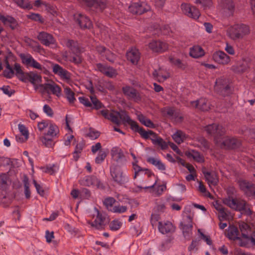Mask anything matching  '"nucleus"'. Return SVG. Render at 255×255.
Returning a JSON list of instances; mask_svg holds the SVG:
<instances>
[{
    "instance_id": "1",
    "label": "nucleus",
    "mask_w": 255,
    "mask_h": 255,
    "mask_svg": "<svg viewBox=\"0 0 255 255\" xmlns=\"http://www.w3.org/2000/svg\"><path fill=\"white\" fill-rule=\"evenodd\" d=\"M8 56H6L4 59L5 69L3 71V75L4 77L11 79L14 76V70H15V75L20 81L23 82H29L33 85L42 82V77L40 75L32 71L23 72L20 65L17 63L14 64V68H12L8 61Z\"/></svg>"
},
{
    "instance_id": "2",
    "label": "nucleus",
    "mask_w": 255,
    "mask_h": 255,
    "mask_svg": "<svg viewBox=\"0 0 255 255\" xmlns=\"http://www.w3.org/2000/svg\"><path fill=\"white\" fill-rule=\"evenodd\" d=\"M223 202L225 205L233 209L240 211L242 214L247 216L252 215L253 211L249 207V204L244 199L234 198L231 196H228V197L223 199Z\"/></svg>"
},
{
    "instance_id": "3",
    "label": "nucleus",
    "mask_w": 255,
    "mask_h": 255,
    "mask_svg": "<svg viewBox=\"0 0 255 255\" xmlns=\"http://www.w3.org/2000/svg\"><path fill=\"white\" fill-rule=\"evenodd\" d=\"M77 1L84 8L92 12H102L107 5L105 0H77Z\"/></svg>"
},
{
    "instance_id": "4",
    "label": "nucleus",
    "mask_w": 255,
    "mask_h": 255,
    "mask_svg": "<svg viewBox=\"0 0 255 255\" xmlns=\"http://www.w3.org/2000/svg\"><path fill=\"white\" fill-rule=\"evenodd\" d=\"M110 171L112 181L117 185L123 186L128 182V177L124 172L120 165H111Z\"/></svg>"
},
{
    "instance_id": "5",
    "label": "nucleus",
    "mask_w": 255,
    "mask_h": 255,
    "mask_svg": "<svg viewBox=\"0 0 255 255\" xmlns=\"http://www.w3.org/2000/svg\"><path fill=\"white\" fill-rule=\"evenodd\" d=\"M117 114L119 118L124 124L127 123L130 126L132 130L138 132L142 138H147L148 132H145V130L142 127H140L135 121L132 120L126 111H122Z\"/></svg>"
},
{
    "instance_id": "6",
    "label": "nucleus",
    "mask_w": 255,
    "mask_h": 255,
    "mask_svg": "<svg viewBox=\"0 0 255 255\" xmlns=\"http://www.w3.org/2000/svg\"><path fill=\"white\" fill-rule=\"evenodd\" d=\"M229 36L234 40L242 39L250 33L249 27L244 24H236L229 29Z\"/></svg>"
},
{
    "instance_id": "7",
    "label": "nucleus",
    "mask_w": 255,
    "mask_h": 255,
    "mask_svg": "<svg viewBox=\"0 0 255 255\" xmlns=\"http://www.w3.org/2000/svg\"><path fill=\"white\" fill-rule=\"evenodd\" d=\"M207 132L214 137L217 142H220V139L225 133V129L222 126L213 124L205 127Z\"/></svg>"
},
{
    "instance_id": "8",
    "label": "nucleus",
    "mask_w": 255,
    "mask_h": 255,
    "mask_svg": "<svg viewBox=\"0 0 255 255\" xmlns=\"http://www.w3.org/2000/svg\"><path fill=\"white\" fill-rule=\"evenodd\" d=\"M215 89L220 95L224 97L231 93L229 81L224 77H220L216 80Z\"/></svg>"
},
{
    "instance_id": "9",
    "label": "nucleus",
    "mask_w": 255,
    "mask_h": 255,
    "mask_svg": "<svg viewBox=\"0 0 255 255\" xmlns=\"http://www.w3.org/2000/svg\"><path fill=\"white\" fill-rule=\"evenodd\" d=\"M129 11L133 14L141 15L151 10L149 5L143 1L132 2L128 6Z\"/></svg>"
},
{
    "instance_id": "10",
    "label": "nucleus",
    "mask_w": 255,
    "mask_h": 255,
    "mask_svg": "<svg viewBox=\"0 0 255 255\" xmlns=\"http://www.w3.org/2000/svg\"><path fill=\"white\" fill-rule=\"evenodd\" d=\"M218 5L223 13L227 16H233L235 9L233 0H218Z\"/></svg>"
},
{
    "instance_id": "11",
    "label": "nucleus",
    "mask_w": 255,
    "mask_h": 255,
    "mask_svg": "<svg viewBox=\"0 0 255 255\" xmlns=\"http://www.w3.org/2000/svg\"><path fill=\"white\" fill-rule=\"evenodd\" d=\"M122 91L124 95L129 100L138 103L141 100L139 93L132 87L129 86L123 87L122 88Z\"/></svg>"
},
{
    "instance_id": "12",
    "label": "nucleus",
    "mask_w": 255,
    "mask_h": 255,
    "mask_svg": "<svg viewBox=\"0 0 255 255\" xmlns=\"http://www.w3.org/2000/svg\"><path fill=\"white\" fill-rule=\"evenodd\" d=\"M38 87L42 93L46 92L49 94L50 92L52 94L57 96H59L61 92V88L53 81L51 83L40 84Z\"/></svg>"
},
{
    "instance_id": "13",
    "label": "nucleus",
    "mask_w": 255,
    "mask_h": 255,
    "mask_svg": "<svg viewBox=\"0 0 255 255\" xmlns=\"http://www.w3.org/2000/svg\"><path fill=\"white\" fill-rule=\"evenodd\" d=\"M79 184L84 186L96 185L97 188L104 189L103 184L94 175H87L79 180Z\"/></svg>"
},
{
    "instance_id": "14",
    "label": "nucleus",
    "mask_w": 255,
    "mask_h": 255,
    "mask_svg": "<svg viewBox=\"0 0 255 255\" xmlns=\"http://www.w3.org/2000/svg\"><path fill=\"white\" fill-rule=\"evenodd\" d=\"M91 101L88 98L85 97H80L79 98L80 102L83 104L85 107L92 108L96 110L100 109L104 107L102 103L95 96L90 97Z\"/></svg>"
},
{
    "instance_id": "15",
    "label": "nucleus",
    "mask_w": 255,
    "mask_h": 255,
    "mask_svg": "<svg viewBox=\"0 0 255 255\" xmlns=\"http://www.w3.org/2000/svg\"><path fill=\"white\" fill-rule=\"evenodd\" d=\"M145 132H148L147 133V138H143L144 139H149V136L151 135L152 137L150 138V139L153 144L158 145L162 150H166L168 148V142H166L161 137L158 136L154 132L151 130H148V131H145Z\"/></svg>"
},
{
    "instance_id": "16",
    "label": "nucleus",
    "mask_w": 255,
    "mask_h": 255,
    "mask_svg": "<svg viewBox=\"0 0 255 255\" xmlns=\"http://www.w3.org/2000/svg\"><path fill=\"white\" fill-rule=\"evenodd\" d=\"M19 57L21 60L22 63L26 66L32 67L40 70H42V66L36 61L30 54H28L26 55L23 53H21L19 55Z\"/></svg>"
},
{
    "instance_id": "17",
    "label": "nucleus",
    "mask_w": 255,
    "mask_h": 255,
    "mask_svg": "<svg viewBox=\"0 0 255 255\" xmlns=\"http://www.w3.org/2000/svg\"><path fill=\"white\" fill-rule=\"evenodd\" d=\"M183 12L188 17L196 19L200 15L199 10L189 3H182L181 5Z\"/></svg>"
},
{
    "instance_id": "18",
    "label": "nucleus",
    "mask_w": 255,
    "mask_h": 255,
    "mask_svg": "<svg viewBox=\"0 0 255 255\" xmlns=\"http://www.w3.org/2000/svg\"><path fill=\"white\" fill-rule=\"evenodd\" d=\"M183 12L188 17L196 19L200 15L199 10L189 3H182L181 5Z\"/></svg>"
},
{
    "instance_id": "19",
    "label": "nucleus",
    "mask_w": 255,
    "mask_h": 255,
    "mask_svg": "<svg viewBox=\"0 0 255 255\" xmlns=\"http://www.w3.org/2000/svg\"><path fill=\"white\" fill-rule=\"evenodd\" d=\"M162 112L163 115L175 122L180 123L183 121V118L180 115V112L174 108H165Z\"/></svg>"
},
{
    "instance_id": "20",
    "label": "nucleus",
    "mask_w": 255,
    "mask_h": 255,
    "mask_svg": "<svg viewBox=\"0 0 255 255\" xmlns=\"http://www.w3.org/2000/svg\"><path fill=\"white\" fill-rule=\"evenodd\" d=\"M74 19L82 29L90 28L92 25V22L89 18L82 13L74 14Z\"/></svg>"
},
{
    "instance_id": "21",
    "label": "nucleus",
    "mask_w": 255,
    "mask_h": 255,
    "mask_svg": "<svg viewBox=\"0 0 255 255\" xmlns=\"http://www.w3.org/2000/svg\"><path fill=\"white\" fill-rule=\"evenodd\" d=\"M185 220L187 224L181 223L180 226H181L184 237L188 240H190L192 233L191 231L193 228L192 217L190 215H187Z\"/></svg>"
},
{
    "instance_id": "22",
    "label": "nucleus",
    "mask_w": 255,
    "mask_h": 255,
    "mask_svg": "<svg viewBox=\"0 0 255 255\" xmlns=\"http://www.w3.org/2000/svg\"><path fill=\"white\" fill-rule=\"evenodd\" d=\"M212 57L215 62L223 65L228 64L231 61L230 57L221 50L214 52Z\"/></svg>"
},
{
    "instance_id": "23",
    "label": "nucleus",
    "mask_w": 255,
    "mask_h": 255,
    "mask_svg": "<svg viewBox=\"0 0 255 255\" xmlns=\"http://www.w3.org/2000/svg\"><path fill=\"white\" fill-rule=\"evenodd\" d=\"M137 161L132 162V168L134 170L133 179H135L138 176L146 175L148 178L154 176L153 173L147 168H142L137 164Z\"/></svg>"
},
{
    "instance_id": "24",
    "label": "nucleus",
    "mask_w": 255,
    "mask_h": 255,
    "mask_svg": "<svg viewBox=\"0 0 255 255\" xmlns=\"http://www.w3.org/2000/svg\"><path fill=\"white\" fill-rule=\"evenodd\" d=\"M37 38L43 45L46 46H49L50 45L55 44L56 42L52 35L44 31L39 32Z\"/></svg>"
},
{
    "instance_id": "25",
    "label": "nucleus",
    "mask_w": 255,
    "mask_h": 255,
    "mask_svg": "<svg viewBox=\"0 0 255 255\" xmlns=\"http://www.w3.org/2000/svg\"><path fill=\"white\" fill-rule=\"evenodd\" d=\"M96 68L99 71L108 77L113 78L117 75L116 70L112 67L98 63L96 64Z\"/></svg>"
},
{
    "instance_id": "26",
    "label": "nucleus",
    "mask_w": 255,
    "mask_h": 255,
    "mask_svg": "<svg viewBox=\"0 0 255 255\" xmlns=\"http://www.w3.org/2000/svg\"><path fill=\"white\" fill-rule=\"evenodd\" d=\"M222 145L228 149H236L239 148L241 142L240 139L235 137H227L222 142Z\"/></svg>"
},
{
    "instance_id": "27",
    "label": "nucleus",
    "mask_w": 255,
    "mask_h": 255,
    "mask_svg": "<svg viewBox=\"0 0 255 255\" xmlns=\"http://www.w3.org/2000/svg\"><path fill=\"white\" fill-rule=\"evenodd\" d=\"M149 47L155 52H163L168 49L166 43L159 40H153L149 44Z\"/></svg>"
},
{
    "instance_id": "28",
    "label": "nucleus",
    "mask_w": 255,
    "mask_h": 255,
    "mask_svg": "<svg viewBox=\"0 0 255 255\" xmlns=\"http://www.w3.org/2000/svg\"><path fill=\"white\" fill-rule=\"evenodd\" d=\"M64 44L74 55H77L81 53L80 45L77 41L72 39H65Z\"/></svg>"
},
{
    "instance_id": "29",
    "label": "nucleus",
    "mask_w": 255,
    "mask_h": 255,
    "mask_svg": "<svg viewBox=\"0 0 255 255\" xmlns=\"http://www.w3.org/2000/svg\"><path fill=\"white\" fill-rule=\"evenodd\" d=\"M158 224V230L162 234L172 233L175 231V228L170 222H159Z\"/></svg>"
},
{
    "instance_id": "30",
    "label": "nucleus",
    "mask_w": 255,
    "mask_h": 255,
    "mask_svg": "<svg viewBox=\"0 0 255 255\" xmlns=\"http://www.w3.org/2000/svg\"><path fill=\"white\" fill-rule=\"evenodd\" d=\"M52 70L55 74L59 76L62 79L69 80L71 78V74L58 64L53 65Z\"/></svg>"
},
{
    "instance_id": "31",
    "label": "nucleus",
    "mask_w": 255,
    "mask_h": 255,
    "mask_svg": "<svg viewBox=\"0 0 255 255\" xmlns=\"http://www.w3.org/2000/svg\"><path fill=\"white\" fill-rule=\"evenodd\" d=\"M106 217L103 215L99 211L95 220L92 223L91 226L95 227L98 230H102L106 225Z\"/></svg>"
},
{
    "instance_id": "32",
    "label": "nucleus",
    "mask_w": 255,
    "mask_h": 255,
    "mask_svg": "<svg viewBox=\"0 0 255 255\" xmlns=\"http://www.w3.org/2000/svg\"><path fill=\"white\" fill-rule=\"evenodd\" d=\"M191 105L202 111H207L210 109L208 100L205 98H201L196 101H192Z\"/></svg>"
},
{
    "instance_id": "33",
    "label": "nucleus",
    "mask_w": 255,
    "mask_h": 255,
    "mask_svg": "<svg viewBox=\"0 0 255 255\" xmlns=\"http://www.w3.org/2000/svg\"><path fill=\"white\" fill-rule=\"evenodd\" d=\"M0 20L4 25H8L12 30L15 29L18 26L17 20L10 15L4 16L0 13Z\"/></svg>"
},
{
    "instance_id": "34",
    "label": "nucleus",
    "mask_w": 255,
    "mask_h": 255,
    "mask_svg": "<svg viewBox=\"0 0 255 255\" xmlns=\"http://www.w3.org/2000/svg\"><path fill=\"white\" fill-rule=\"evenodd\" d=\"M203 174L209 185H216L219 181L215 172L203 171Z\"/></svg>"
},
{
    "instance_id": "35",
    "label": "nucleus",
    "mask_w": 255,
    "mask_h": 255,
    "mask_svg": "<svg viewBox=\"0 0 255 255\" xmlns=\"http://www.w3.org/2000/svg\"><path fill=\"white\" fill-rule=\"evenodd\" d=\"M127 57L128 60L133 64H136L140 59V54L137 49H131L130 51L127 52Z\"/></svg>"
},
{
    "instance_id": "36",
    "label": "nucleus",
    "mask_w": 255,
    "mask_h": 255,
    "mask_svg": "<svg viewBox=\"0 0 255 255\" xmlns=\"http://www.w3.org/2000/svg\"><path fill=\"white\" fill-rule=\"evenodd\" d=\"M189 55L193 58H198L203 56L205 52L201 46L195 45L190 48Z\"/></svg>"
},
{
    "instance_id": "37",
    "label": "nucleus",
    "mask_w": 255,
    "mask_h": 255,
    "mask_svg": "<svg viewBox=\"0 0 255 255\" xmlns=\"http://www.w3.org/2000/svg\"><path fill=\"white\" fill-rule=\"evenodd\" d=\"M47 128H48V130L44 134L45 135L50 136L51 137L58 136L59 129L57 125L50 121Z\"/></svg>"
},
{
    "instance_id": "38",
    "label": "nucleus",
    "mask_w": 255,
    "mask_h": 255,
    "mask_svg": "<svg viewBox=\"0 0 255 255\" xmlns=\"http://www.w3.org/2000/svg\"><path fill=\"white\" fill-rule=\"evenodd\" d=\"M247 68V64L244 61L239 62L231 67V70L238 74L244 73Z\"/></svg>"
},
{
    "instance_id": "39",
    "label": "nucleus",
    "mask_w": 255,
    "mask_h": 255,
    "mask_svg": "<svg viewBox=\"0 0 255 255\" xmlns=\"http://www.w3.org/2000/svg\"><path fill=\"white\" fill-rule=\"evenodd\" d=\"M111 154L112 156L117 162H119L125 157L122 149L119 147L116 146L113 147L111 151Z\"/></svg>"
},
{
    "instance_id": "40",
    "label": "nucleus",
    "mask_w": 255,
    "mask_h": 255,
    "mask_svg": "<svg viewBox=\"0 0 255 255\" xmlns=\"http://www.w3.org/2000/svg\"><path fill=\"white\" fill-rule=\"evenodd\" d=\"M239 228L241 232L242 236L244 239L249 238V236L252 233L251 227L245 222H242L239 224Z\"/></svg>"
},
{
    "instance_id": "41",
    "label": "nucleus",
    "mask_w": 255,
    "mask_h": 255,
    "mask_svg": "<svg viewBox=\"0 0 255 255\" xmlns=\"http://www.w3.org/2000/svg\"><path fill=\"white\" fill-rule=\"evenodd\" d=\"M146 161L148 163L156 167L160 170H165L166 169L165 164L159 159L152 157H149L147 158Z\"/></svg>"
},
{
    "instance_id": "42",
    "label": "nucleus",
    "mask_w": 255,
    "mask_h": 255,
    "mask_svg": "<svg viewBox=\"0 0 255 255\" xmlns=\"http://www.w3.org/2000/svg\"><path fill=\"white\" fill-rule=\"evenodd\" d=\"M9 177L5 173H2L0 175V188L3 191L6 190L9 186L8 183Z\"/></svg>"
},
{
    "instance_id": "43",
    "label": "nucleus",
    "mask_w": 255,
    "mask_h": 255,
    "mask_svg": "<svg viewBox=\"0 0 255 255\" xmlns=\"http://www.w3.org/2000/svg\"><path fill=\"white\" fill-rule=\"evenodd\" d=\"M138 119L142 124L147 127L150 128H154L155 127L152 121L150 120L147 119L142 114L138 116Z\"/></svg>"
},
{
    "instance_id": "44",
    "label": "nucleus",
    "mask_w": 255,
    "mask_h": 255,
    "mask_svg": "<svg viewBox=\"0 0 255 255\" xmlns=\"http://www.w3.org/2000/svg\"><path fill=\"white\" fill-rule=\"evenodd\" d=\"M13 1L18 6L24 9H30L33 7L32 5L28 0H13Z\"/></svg>"
},
{
    "instance_id": "45",
    "label": "nucleus",
    "mask_w": 255,
    "mask_h": 255,
    "mask_svg": "<svg viewBox=\"0 0 255 255\" xmlns=\"http://www.w3.org/2000/svg\"><path fill=\"white\" fill-rule=\"evenodd\" d=\"M174 141L178 144L182 143L185 138V134L181 130H177L172 136Z\"/></svg>"
},
{
    "instance_id": "46",
    "label": "nucleus",
    "mask_w": 255,
    "mask_h": 255,
    "mask_svg": "<svg viewBox=\"0 0 255 255\" xmlns=\"http://www.w3.org/2000/svg\"><path fill=\"white\" fill-rule=\"evenodd\" d=\"M23 182L24 187V194L25 198L26 199H29L30 197L31 193L29 189V179L26 175L24 176Z\"/></svg>"
},
{
    "instance_id": "47",
    "label": "nucleus",
    "mask_w": 255,
    "mask_h": 255,
    "mask_svg": "<svg viewBox=\"0 0 255 255\" xmlns=\"http://www.w3.org/2000/svg\"><path fill=\"white\" fill-rule=\"evenodd\" d=\"M64 92L66 95V98L70 104L74 103L76 101L75 98V93L72 91V90L67 87L64 89Z\"/></svg>"
},
{
    "instance_id": "48",
    "label": "nucleus",
    "mask_w": 255,
    "mask_h": 255,
    "mask_svg": "<svg viewBox=\"0 0 255 255\" xmlns=\"http://www.w3.org/2000/svg\"><path fill=\"white\" fill-rule=\"evenodd\" d=\"M40 140L45 146L48 148L52 147L55 144L53 140L51 138H47L45 135L40 137Z\"/></svg>"
},
{
    "instance_id": "49",
    "label": "nucleus",
    "mask_w": 255,
    "mask_h": 255,
    "mask_svg": "<svg viewBox=\"0 0 255 255\" xmlns=\"http://www.w3.org/2000/svg\"><path fill=\"white\" fill-rule=\"evenodd\" d=\"M243 192L247 197L255 199V186L253 184L251 183Z\"/></svg>"
},
{
    "instance_id": "50",
    "label": "nucleus",
    "mask_w": 255,
    "mask_h": 255,
    "mask_svg": "<svg viewBox=\"0 0 255 255\" xmlns=\"http://www.w3.org/2000/svg\"><path fill=\"white\" fill-rule=\"evenodd\" d=\"M116 202L114 198L109 197L105 199L103 201L104 205L106 207L107 209L111 212V209L114 207L113 205Z\"/></svg>"
},
{
    "instance_id": "51",
    "label": "nucleus",
    "mask_w": 255,
    "mask_h": 255,
    "mask_svg": "<svg viewBox=\"0 0 255 255\" xmlns=\"http://www.w3.org/2000/svg\"><path fill=\"white\" fill-rule=\"evenodd\" d=\"M239 233L237 228L233 227L230 229L227 233V236L231 240H236L239 238L238 237Z\"/></svg>"
},
{
    "instance_id": "52",
    "label": "nucleus",
    "mask_w": 255,
    "mask_h": 255,
    "mask_svg": "<svg viewBox=\"0 0 255 255\" xmlns=\"http://www.w3.org/2000/svg\"><path fill=\"white\" fill-rule=\"evenodd\" d=\"M170 62L176 66L177 68H180L182 70H184L186 65L185 64L183 63L181 60L179 59H175L174 58H169Z\"/></svg>"
},
{
    "instance_id": "53",
    "label": "nucleus",
    "mask_w": 255,
    "mask_h": 255,
    "mask_svg": "<svg viewBox=\"0 0 255 255\" xmlns=\"http://www.w3.org/2000/svg\"><path fill=\"white\" fill-rule=\"evenodd\" d=\"M122 225V223L121 221L118 220H114L110 223L109 227L111 230L115 231L119 230Z\"/></svg>"
},
{
    "instance_id": "54",
    "label": "nucleus",
    "mask_w": 255,
    "mask_h": 255,
    "mask_svg": "<svg viewBox=\"0 0 255 255\" xmlns=\"http://www.w3.org/2000/svg\"><path fill=\"white\" fill-rule=\"evenodd\" d=\"M128 208L126 206H121L120 204L115 205L111 209V212L115 213L121 214L127 211Z\"/></svg>"
},
{
    "instance_id": "55",
    "label": "nucleus",
    "mask_w": 255,
    "mask_h": 255,
    "mask_svg": "<svg viewBox=\"0 0 255 255\" xmlns=\"http://www.w3.org/2000/svg\"><path fill=\"white\" fill-rule=\"evenodd\" d=\"M27 17L28 19H31L35 21L39 22L41 23L44 22L43 19L42 18V16L40 15V14L38 13H30L29 14L27 15Z\"/></svg>"
},
{
    "instance_id": "56",
    "label": "nucleus",
    "mask_w": 255,
    "mask_h": 255,
    "mask_svg": "<svg viewBox=\"0 0 255 255\" xmlns=\"http://www.w3.org/2000/svg\"><path fill=\"white\" fill-rule=\"evenodd\" d=\"M195 2L201 4L204 9L210 8L213 4L212 0H196Z\"/></svg>"
},
{
    "instance_id": "57",
    "label": "nucleus",
    "mask_w": 255,
    "mask_h": 255,
    "mask_svg": "<svg viewBox=\"0 0 255 255\" xmlns=\"http://www.w3.org/2000/svg\"><path fill=\"white\" fill-rule=\"evenodd\" d=\"M107 156L106 153L102 150H100L98 156L95 159V162L97 164H100L104 160L105 158Z\"/></svg>"
},
{
    "instance_id": "58",
    "label": "nucleus",
    "mask_w": 255,
    "mask_h": 255,
    "mask_svg": "<svg viewBox=\"0 0 255 255\" xmlns=\"http://www.w3.org/2000/svg\"><path fill=\"white\" fill-rule=\"evenodd\" d=\"M91 196L90 191L85 188H83L80 191V197L81 198L88 199Z\"/></svg>"
},
{
    "instance_id": "59",
    "label": "nucleus",
    "mask_w": 255,
    "mask_h": 255,
    "mask_svg": "<svg viewBox=\"0 0 255 255\" xmlns=\"http://www.w3.org/2000/svg\"><path fill=\"white\" fill-rule=\"evenodd\" d=\"M100 135V132L97 130H95L94 128H90L89 132L88 133V136L92 139H95L99 137Z\"/></svg>"
},
{
    "instance_id": "60",
    "label": "nucleus",
    "mask_w": 255,
    "mask_h": 255,
    "mask_svg": "<svg viewBox=\"0 0 255 255\" xmlns=\"http://www.w3.org/2000/svg\"><path fill=\"white\" fill-rule=\"evenodd\" d=\"M103 57H105L107 60L112 63L114 62L116 59L115 55L109 49L107 51V52L105 53Z\"/></svg>"
},
{
    "instance_id": "61",
    "label": "nucleus",
    "mask_w": 255,
    "mask_h": 255,
    "mask_svg": "<svg viewBox=\"0 0 255 255\" xmlns=\"http://www.w3.org/2000/svg\"><path fill=\"white\" fill-rule=\"evenodd\" d=\"M200 239H195L193 240L191 244L188 247V250L189 252L193 251L194 249L197 250V247L199 245Z\"/></svg>"
},
{
    "instance_id": "62",
    "label": "nucleus",
    "mask_w": 255,
    "mask_h": 255,
    "mask_svg": "<svg viewBox=\"0 0 255 255\" xmlns=\"http://www.w3.org/2000/svg\"><path fill=\"white\" fill-rule=\"evenodd\" d=\"M33 184L36 189L37 193L41 196H43L45 194V191L43 188L38 184L35 180H33Z\"/></svg>"
},
{
    "instance_id": "63",
    "label": "nucleus",
    "mask_w": 255,
    "mask_h": 255,
    "mask_svg": "<svg viewBox=\"0 0 255 255\" xmlns=\"http://www.w3.org/2000/svg\"><path fill=\"white\" fill-rule=\"evenodd\" d=\"M50 121H42L41 122H39L37 125L38 128L40 131H42L45 128H47L48 125H49Z\"/></svg>"
},
{
    "instance_id": "64",
    "label": "nucleus",
    "mask_w": 255,
    "mask_h": 255,
    "mask_svg": "<svg viewBox=\"0 0 255 255\" xmlns=\"http://www.w3.org/2000/svg\"><path fill=\"white\" fill-rule=\"evenodd\" d=\"M18 129L21 132V133L25 136V139H27L28 137V132L27 129H26L25 126L22 124L18 125Z\"/></svg>"
}]
</instances>
